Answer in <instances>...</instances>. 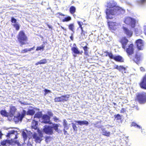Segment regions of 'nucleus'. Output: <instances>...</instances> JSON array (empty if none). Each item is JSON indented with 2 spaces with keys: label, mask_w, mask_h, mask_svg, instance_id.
Here are the masks:
<instances>
[{
  "label": "nucleus",
  "mask_w": 146,
  "mask_h": 146,
  "mask_svg": "<svg viewBox=\"0 0 146 146\" xmlns=\"http://www.w3.org/2000/svg\"><path fill=\"white\" fill-rule=\"evenodd\" d=\"M36 134H34L33 137L36 140Z\"/></svg>",
  "instance_id": "obj_57"
},
{
  "label": "nucleus",
  "mask_w": 146,
  "mask_h": 146,
  "mask_svg": "<svg viewBox=\"0 0 146 146\" xmlns=\"http://www.w3.org/2000/svg\"><path fill=\"white\" fill-rule=\"evenodd\" d=\"M47 62V61L46 59H44L40 60L39 62H37V65L38 64H44Z\"/></svg>",
  "instance_id": "obj_39"
},
{
  "label": "nucleus",
  "mask_w": 146,
  "mask_h": 146,
  "mask_svg": "<svg viewBox=\"0 0 146 146\" xmlns=\"http://www.w3.org/2000/svg\"><path fill=\"white\" fill-rule=\"evenodd\" d=\"M50 117L47 115H44L42 116V122L46 123H48L49 124L51 123V122L50 121Z\"/></svg>",
  "instance_id": "obj_12"
},
{
  "label": "nucleus",
  "mask_w": 146,
  "mask_h": 146,
  "mask_svg": "<svg viewBox=\"0 0 146 146\" xmlns=\"http://www.w3.org/2000/svg\"><path fill=\"white\" fill-rule=\"evenodd\" d=\"M54 121H57L58 120V119L56 117H54Z\"/></svg>",
  "instance_id": "obj_51"
},
{
  "label": "nucleus",
  "mask_w": 146,
  "mask_h": 146,
  "mask_svg": "<svg viewBox=\"0 0 146 146\" xmlns=\"http://www.w3.org/2000/svg\"><path fill=\"white\" fill-rule=\"evenodd\" d=\"M116 61L122 62L123 61V58L120 56H115L114 59Z\"/></svg>",
  "instance_id": "obj_21"
},
{
  "label": "nucleus",
  "mask_w": 146,
  "mask_h": 146,
  "mask_svg": "<svg viewBox=\"0 0 146 146\" xmlns=\"http://www.w3.org/2000/svg\"><path fill=\"white\" fill-rule=\"evenodd\" d=\"M11 21L12 23H15L17 22V20L13 17H12L11 18Z\"/></svg>",
  "instance_id": "obj_45"
},
{
  "label": "nucleus",
  "mask_w": 146,
  "mask_h": 146,
  "mask_svg": "<svg viewBox=\"0 0 146 146\" xmlns=\"http://www.w3.org/2000/svg\"><path fill=\"white\" fill-rule=\"evenodd\" d=\"M44 92H45V95H46V94L48 93H50V91L49 90H47V89H45L44 90Z\"/></svg>",
  "instance_id": "obj_50"
},
{
  "label": "nucleus",
  "mask_w": 146,
  "mask_h": 146,
  "mask_svg": "<svg viewBox=\"0 0 146 146\" xmlns=\"http://www.w3.org/2000/svg\"><path fill=\"white\" fill-rule=\"evenodd\" d=\"M42 114L40 112H37V117H40L42 116Z\"/></svg>",
  "instance_id": "obj_48"
},
{
  "label": "nucleus",
  "mask_w": 146,
  "mask_h": 146,
  "mask_svg": "<svg viewBox=\"0 0 146 146\" xmlns=\"http://www.w3.org/2000/svg\"><path fill=\"white\" fill-rule=\"evenodd\" d=\"M0 113L3 117H9V113L5 110H1L0 111Z\"/></svg>",
  "instance_id": "obj_19"
},
{
  "label": "nucleus",
  "mask_w": 146,
  "mask_h": 146,
  "mask_svg": "<svg viewBox=\"0 0 146 146\" xmlns=\"http://www.w3.org/2000/svg\"><path fill=\"white\" fill-rule=\"evenodd\" d=\"M140 70L142 71H144L145 70L144 68L142 67L140 68Z\"/></svg>",
  "instance_id": "obj_53"
},
{
  "label": "nucleus",
  "mask_w": 146,
  "mask_h": 146,
  "mask_svg": "<svg viewBox=\"0 0 146 146\" xmlns=\"http://www.w3.org/2000/svg\"><path fill=\"white\" fill-rule=\"evenodd\" d=\"M117 3L113 1H108L106 5L107 7L110 9H107L106 13L107 19H111L113 18L112 15H118L120 13L123 14L125 10L118 6H116Z\"/></svg>",
  "instance_id": "obj_1"
},
{
  "label": "nucleus",
  "mask_w": 146,
  "mask_h": 146,
  "mask_svg": "<svg viewBox=\"0 0 146 146\" xmlns=\"http://www.w3.org/2000/svg\"><path fill=\"white\" fill-rule=\"evenodd\" d=\"M137 2L139 5H142L146 3V0H138Z\"/></svg>",
  "instance_id": "obj_38"
},
{
  "label": "nucleus",
  "mask_w": 146,
  "mask_h": 146,
  "mask_svg": "<svg viewBox=\"0 0 146 146\" xmlns=\"http://www.w3.org/2000/svg\"><path fill=\"white\" fill-rule=\"evenodd\" d=\"M73 34H72L71 36H70V39L72 40H73Z\"/></svg>",
  "instance_id": "obj_52"
},
{
  "label": "nucleus",
  "mask_w": 146,
  "mask_h": 146,
  "mask_svg": "<svg viewBox=\"0 0 146 146\" xmlns=\"http://www.w3.org/2000/svg\"><path fill=\"white\" fill-rule=\"evenodd\" d=\"M115 118L117 120H119L121 119V117L119 114H117L115 116Z\"/></svg>",
  "instance_id": "obj_43"
},
{
  "label": "nucleus",
  "mask_w": 146,
  "mask_h": 146,
  "mask_svg": "<svg viewBox=\"0 0 146 146\" xmlns=\"http://www.w3.org/2000/svg\"><path fill=\"white\" fill-rule=\"evenodd\" d=\"M13 26L15 28L16 30L18 31L19 29V26L17 24H15L13 25Z\"/></svg>",
  "instance_id": "obj_41"
},
{
  "label": "nucleus",
  "mask_w": 146,
  "mask_h": 146,
  "mask_svg": "<svg viewBox=\"0 0 146 146\" xmlns=\"http://www.w3.org/2000/svg\"><path fill=\"white\" fill-rule=\"evenodd\" d=\"M70 12L71 14H74L75 12L76 8L74 6H71L70 9Z\"/></svg>",
  "instance_id": "obj_34"
},
{
  "label": "nucleus",
  "mask_w": 146,
  "mask_h": 146,
  "mask_svg": "<svg viewBox=\"0 0 146 146\" xmlns=\"http://www.w3.org/2000/svg\"><path fill=\"white\" fill-rule=\"evenodd\" d=\"M48 114L50 116H52L53 115L52 113L50 112H49L48 113Z\"/></svg>",
  "instance_id": "obj_56"
},
{
  "label": "nucleus",
  "mask_w": 146,
  "mask_h": 146,
  "mask_svg": "<svg viewBox=\"0 0 146 146\" xmlns=\"http://www.w3.org/2000/svg\"><path fill=\"white\" fill-rule=\"evenodd\" d=\"M141 88L146 89V74L142 81L140 84Z\"/></svg>",
  "instance_id": "obj_14"
},
{
  "label": "nucleus",
  "mask_w": 146,
  "mask_h": 146,
  "mask_svg": "<svg viewBox=\"0 0 146 146\" xmlns=\"http://www.w3.org/2000/svg\"><path fill=\"white\" fill-rule=\"evenodd\" d=\"M69 29L72 31L74 32V26L73 24H71L68 26Z\"/></svg>",
  "instance_id": "obj_30"
},
{
  "label": "nucleus",
  "mask_w": 146,
  "mask_h": 146,
  "mask_svg": "<svg viewBox=\"0 0 146 146\" xmlns=\"http://www.w3.org/2000/svg\"><path fill=\"white\" fill-rule=\"evenodd\" d=\"M67 122L66 120L64 119L63 122V124L64 129L67 130L69 128V127L67 125Z\"/></svg>",
  "instance_id": "obj_27"
},
{
  "label": "nucleus",
  "mask_w": 146,
  "mask_h": 146,
  "mask_svg": "<svg viewBox=\"0 0 146 146\" xmlns=\"http://www.w3.org/2000/svg\"><path fill=\"white\" fill-rule=\"evenodd\" d=\"M120 25L116 22H113L111 23L110 27L111 29L113 31H115L119 28Z\"/></svg>",
  "instance_id": "obj_11"
},
{
  "label": "nucleus",
  "mask_w": 146,
  "mask_h": 146,
  "mask_svg": "<svg viewBox=\"0 0 146 146\" xmlns=\"http://www.w3.org/2000/svg\"><path fill=\"white\" fill-rule=\"evenodd\" d=\"M71 19V17L69 16H68L66 17H65L64 19L62 20V21L63 22H68L70 21Z\"/></svg>",
  "instance_id": "obj_36"
},
{
  "label": "nucleus",
  "mask_w": 146,
  "mask_h": 146,
  "mask_svg": "<svg viewBox=\"0 0 146 146\" xmlns=\"http://www.w3.org/2000/svg\"><path fill=\"white\" fill-rule=\"evenodd\" d=\"M141 59L140 56L139 54H137L134 59V61L138 62Z\"/></svg>",
  "instance_id": "obj_26"
},
{
  "label": "nucleus",
  "mask_w": 146,
  "mask_h": 146,
  "mask_svg": "<svg viewBox=\"0 0 146 146\" xmlns=\"http://www.w3.org/2000/svg\"><path fill=\"white\" fill-rule=\"evenodd\" d=\"M3 134L1 133V131H0V138H1Z\"/></svg>",
  "instance_id": "obj_55"
},
{
  "label": "nucleus",
  "mask_w": 146,
  "mask_h": 146,
  "mask_svg": "<svg viewBox=\"0 0 146 146\" xmlns=\"http://www.w3.org/2000/svg\"><path fill=\"white\" fill-rule=\"evenodd\" d=\"M102 134L107 136H109L110 134V133L103 129L102 130Z\"/></svg>",
  "instance_id": "obj_29"
},
{
  "label": "nucleus",
  "mask_w": 146,
  "mask_h": 146,
  "mask_svg": "<svg viewBox=\"0 0 146 146\" xmlns=\"http://www.w3.org/2000/svg\"><path fill=\"white\" fill-rule=\"evenodd\" d=\"M77 23L78 24L79 26V27H82V25L83 24V23L82 22H80V21H78L77 22Z\"/></svg>",
  "instance_id": "obj_49"
},
{
  "label": "nucleus",
  "mask_w": 146,
  "mask_h": 146,
  "mask_svg": "<svg viewBox=\"0 0 146 146\" xmlns=\"http://www.w3.org/2000/svg\"><path fill=\"white\" fill-rule=\"evenodd\" d=\"M37 143H40L43 137L42 132L37 127Z\"/></svg>",
  "instance_id": "obj_10"
},
{
  "label": "nucleus",
  "mask_w": 146,
  "mask_h": 146,
  "mask_svg": "<svg viewBox=\"0 0 146 146\" xmlns=\"http://www.w3.org/2000/svg\"><path fill=\"white\" fill-rule=\"evenodd\" d=\"M64 132L65 134H66V133L67 132V131L65 130V129H64Z\"/></svg>",
  "instance_id": "obj_60"
},
{
  "label": "nucleus",
  "mask_w": 146,
  "mask_h": 146,
  "mask_svg": "<svg viewBox=\"0 0 146 146\" xmlns=\"http://www.w3.org/2000/svg\"><path fill=\"white\" fill-rule=\"evenodd\" d=\"M136 44L138 49L139 50H143L144 48V43L143 41L140 39L136 41Z\"/></svg>",
  "instance_id": "obj_9"
},
{
  "label": "nucleus",
  "mask_w": 146,
  "mask_h": 146,
  "mask_svg": "<svg viewBox=\"0 0 146 146\" xmlns=\"http://www.w3.org/2000/svg\"><path fill=\"white\" fill-rule=\"evenodd\" d=\"M36 117V114H35L34 115V117Z\"/></svg>",
  "instance_id": "obj_63"
},
{
  "label": "nucleus",
  "mask_w": 146,
  "mask_h": 146,
  "mask_svg": "<svg viewBox=\"0 0 146 146\" xmlns=\"http://www.w3.org/2000/svg\"><path fill=\"white\" fill-rule=\"evenodd\" d=\"M57 14H59V15H62V16H65V15L63 14L62 13H58Z\"/></svg>",
  "instance_id": "obj_54"
},
{
  "label": "nucleus",
  "mask_w": 146,
  "mask_h": 146,
  "mask_svg": "<svg viewBox=\"0 0 146 146\" xmlns=\"http://www.w3.org/2000/svg\"><path fill=\"white\" fill-rule=\"evenodd\" d=\"M22 135L24 139V141H26L27 139V135L26 133L23 131L22 133Z\"/></svg>",
  "instance_id": "obj_28"
},
{
  "label": "nucleus",
  "mask_w": 146,
  "mask_h": 146,
  "mask_svg": "<svg viewBox=\"0 0 146 146\" xmlns=\"http://www.w3.org/2000/svg\"><path fill=\"white\" fill-rule=\"evenodd\" d=\"M114 68H115L118 69L120 71H121L122 72H123L124 73L125 72V68L122 66H118L117 65H116L115 66Z\"/></svg>",
  "instance_id": "obj_20"
},
{
  "label": "nucleus",
  "mask_w": 146,
  "mask_h": 146,
  "mask_svg": "<svg viewBox=\"0 0 146 146\" xmlns=\"http://www.w3.org/2000/svg\"><path fill=\"white\" fill-rule=\"evenodd\" d=\"M34 48V47L29 49L28 50L27 49H24L21 50V53H24L27 52L28 51H31L32 50H33Z\"/></svg>",
  "instance_id": "obj_35"
},
{
  "label": "nucleus",
  "mask_w": 146,
  "mask_h": 146,
  "mask_svg": "<svg viewBox=\"0 0 146 146\" xmlns=\"http://www.w3.org/2000/svg\"><path fill=\"white\" fill-rule=\"evenodd\" d=\"M144 31H145V34L146 35V28L145 29Z\"/></svg>",
  "instance_id": "obj_62"
},
{
  "label": "nucleus",
  "mask_w": 146,
  "mask_h": 146,
  "mask_svg": "<svg viewBox=\"0 0 146 146\" xmlns=\"http://www.w3.org/2000/svg\"><path fill=\"white\" fill-rule=\"evenodd\" d=\"M134 31L135 34L137 36H138V35H139L141 33V31L140 29H138L137 28H135L134 29Z\"/></svg>",
  "instance_id": "obj_32"
},
{
  "label": "nucleus",
  "mask_w": 146,
  "mask_h": 146,
  "mask_svg": "<svg viewBox=\"0 0 146 146\" xmlns=\"http://www.w3.org/2000/svg\"><path fill=\"white\" fill-rule=\"evenodd\" d=\"M75 122L78 123L79 125H87L89 124V122L86 121H76Z\"/></svg>",
  "instance_id": "obj_18"
},
{
  "label": "nucleus",
  "mask_w": 146,
  "mask_h": 146,
  "mask_svg": "<svg viewBox=\"0 0 146 146\" xmlns=\"http://www.w3.org/2000/svg\"><path fill=\"white\" fill-rule=\"evenodd\" d=\"M44 132L46 134L51 135L53 133V129L52 127L49 125L44 126L43 129Z\"/></svg>",
  "instance_id": "obj_7"
},
{
  "label": "nucleus",
  "mask_w": 146,
  "mask_h": 146,
  "mask_svg": "<svg viewBox=\"0 0 146 146\" xmlns=\"http://www.w3.org/2000/svg\"><path fill=\"white\" fill-rule=\"evenodd\" d=\"M107 54L110 58L114 59L115 56H114L111 53L108 52Z\"/></svg>",
  "instance_id": "obj_42"
},
{
  "label": "nucleus",
  "mask_w": 146,
  "mask_h": 146,
  "mask_svg": "<svg viewBox=\"0 0 146 146\" xmlns=\"http://www.w3.org/2000/svg\"><path fill=\"white\" fill-rule=\"evenodd\" d=\"M80 28L81 29V32H83V31H83V27H80Z\"/></svg>",
  "instance_id": "obj_61"
},
{
  "label": "nucleus",
  "mask_w": 146,
  "mask_h": 146,
  "mask_svg": "<svg viewBox=\"0 0 146 146\" xmlns=\"http://www.w3.org/2000/svg\"><path fill=\"white\" fill-rule=\"evenodd\" d=\"M137 99L139 103H144L146 102V94L144 92L138 93L137 95Z\"/></svg>",
  "instance_id": "obj_4"
},
{
  "label": "nucleus",
  "mask_w": 146,
  "mask_h": 146,
  "mask_svg": "<svg viewBox=\"0 0 146 146\" xmlns=\"http://www.w3.org/2000/svg\"><path fill=\"white\" fill-rule=\"evenodd\" d=\"M133 45L132 44H131L126 49V51L128 54L131 55L133 54Z\"/></svg>",
  "instance_id": "obj_13"
},
{
  "label": "nucleus",
  "mask_w": 146,
  "mask_h": 146,
  "mask_svg": "<svg viewBox=\"0 0 146 146\" xmlns=\"http://www.w3.org/2000/svg\"><path fill=\"white\" fill-rule=\"evenodd\" d=\"M47 26L50 29H51L52 28V26H51V25H47Z\"/></svg>",
  "instance_id": "obj_58"
},
{
  "label": "nucleus",
  "mask_w": 146,
  "mask_h": 146,
  "mask_svg": "<svg viewBox=\"0 0 146 146\" xmlns=\"http://www.w3.org/2000/svg\"><path fill=\"white\" fill-rule=\"evenodd\" d=\"M123 29L125 33L129 37H131L133 33L132 31L129 30L127 28L123 27Z\"/></svg>",
  "instance_id": "obj_17"
},
{
  "label": "nucleus",
  "mask_w": 146,
  "mask_h": 146,
  "mask_svg": "<svg viewBox=\"0 0 146 146\" xmlns=\"http://www.w3.org/2000/svg\"><path fill=\"white\" fill-rule=\"evenodd\" d=\"M17 109L16 107L13 106H11L10 108V110L9 113V117H12L14 116L15 113L17 111Z\"/></svg>",
  "instance_id": "obj_8"
},
{
  "label": "nucleus",
  "mask_w": 146,
  "mask_h": 146,
  "mask_svg": "<svg viewBox=\"0 0 146 146\" xmlns=\"http://www.w3.org/2000/svg\"><path fill=\"white\" fill-rule=\"evenodd\" d=\"M71 50L74 54H79L80 53V51L77 47H73L71 48Z\"/></svg>",
  "instance_id": "obj_22"
},
{
  "label": "nucleus",
  "mask_w": 146,
  "mask_h": 146,
  "mask_svg": "<svg viewBox=\"0 0 146 146\" xmlns=\"http://www.w3.org/2000/svg\"><path fill=\"white\" fill-rule=\"evenodd\" d=\"M131 126H133L135 127L136 128L140 129L141 128V127L137 125L136 123L134 122H132L131 124Z\"/></svg>",
  "instance_id": "obj_33"
},
{
  "label": "nucleus",
  "mask_w": 146,
  "mask_h": 146,
  "mask_svg": "<svg viewBox=\"0 0 146 146\" xmlns=\"http://www.w3.org/2000/svg\"><path fill=\"white\" fill-rule=\"evenodd\" d=\"M86 38V37L85 36V32L84 31L81 32V36L80 37V38L82 39H84Z\"/></svg>",
  "instance_id": "obj_40"
},
{
  "label": "nucleus",
  "mask_w": 146,
  "mask_h": 146,
  "mask_svg": "<svg viewBox=\"0 0 146 146\" xmlns=\"http://www.w3.org/2000/svg\"><path fill=\"white\" fill-rule=\"evenodd\" d=\"M59 127V125L57 124H54L52 127V128L54 129L55 131L58 132H59V130L58 129V127Z\"/></svg>",
  "instance_id": "obj_31"
},
{
  "label": "nucleus",
  "mask_w": 146,
  "mask_h": 146,
  "mask_svg": "<svg viewBox=\"0 0 146 146\" xmlns=\"http://www.w3.org/2000/svg\"><path fill=\"white\" fill-rule=\"evenodd\" d=\"M121 3H125L129 5H130V4L129 2H127L126 0H119Z\"/></svg>",
  "instance_id": "obj_46"
},
{
  "label": "nucleus",
  "mask_w": 146,
  "mask_h": 146,
  "mask_svg": "<svg viewBox=\"0 0 146 146\" xmlns=\"http://www.w3.org/2000/svg\"><path fill=\"white\" fill-rule=\"evenodd\" d=\"M72 127L74 130V131H77V127L75 124H74V123H72Z\"/></svg>",
  "instance_id": "obj_44"
},
{
  "label": "nucleus",
  "mask_w": 146,
  "mask_h": 146,
  "mask_svg": "<svg viewBox=\"0 0 146 146\" xmlns=\"http://www.w3.org/2000/svg\"><path fill=\"white\" fill-rule=\"evenodd\" d=\"M44 45L43 44L40 46L37 47V51L40 50L41 51H42L44 50Z\"/></svg>",
  "instance_id": "obj_37"
},
{
  "label": "nucleus",
  "mask_w": 146,
  "mask_h": 146,
  "mask_svg": "<svg viewBox=\"0 0 146 146\" xmlns=\"http://www.w3.org/2000/svg\"><path fill=\"white\" fill-rule=\"evenodd\" d=\"M124 22L126 24L130 25L132 28H133L135 27L136 21L134 18L127 17L125 18Z\"/></svg>",
  "instance_id": "obj_5"
},
{
  "label": "nucleus",
  "mask_w": 146,
  "mask_h": 146,
  "mask_svg": "<svg viewBox=\"0 0 146 146\" xmlns=\"http://www.w3.org/2000/svg\"><path fill=\"white\" fill-rule=\"evenodd\" d=\"M15 131L14 130H12L8 131L6 135V136L9 137L11 135H12L14 134Z\"/></svg>",
  "instance_id": "obj_25"
},
{
  "label": "nucleus",
  "mask_w": 146,
  "mask_h": 146,
  "mask_svg": "<svg viewBox=\"0 0 146 146\" xmlns=\"http://www.w3.org/2000/svg\"><path fill=\"white\" fill-rule=\"evenodd\" d=\"M26 113V111L25 110H23V112L21 115L20 113L16 117L18 121H21L23 118L25 116Z\"/></svg>",
  "instance_id": "obj_15"
},
{
  "label": "nucleus",
  "mask_w": 146,
  "mask_h": 146,
  "mask_svg": "<svg viewBox=\"0 0 146 146\" xmlns=\"http://www.w3.org/2000/svg\"><path fill=\"white\" fill-rule=\"evenodd\" d=\"M73 55L74 57H76V55L75 54H73Z\"/></svg>",
  "instance_id": "obj_64"
},
{
  "label": "nucleus",
  "mask_w": 146,
  "mask_h": 146,
  "mask_svg": "<svg viewBox=\"0 0 146 146\" xmlns=\"http://www.w3.org/2000/svg\"><path fill=\"white\" fill-rule=\"evenodd\" d=\"M83 49L85 51V53L86 54H87L88 53L87 50H88V47L87 46H85L83 47Z\"/></svg>",
  "instance_id": "obj_47"
},
{
  "label": "nucleus",
  "mask_w": 146,
  "mask_h": 146,
  "mask_svg": "<svg viewBox=\"0 0 146 146\" xmlns=\"http://www.w3.org/2000/svg\"><path fill=\"white\" fill-rule=\"evenodd\" d=\"M36 121L33 120L32 122L31 127L33 129H36Z\"/></svg>",
  "instance_id": "obj_24"
},
{
  "label": "nucleus",
  "mask_w": 146,
  "mask_h": 146,
  "mask_svg": "<svg viewBox=\"0 0 146 146\" xmlns=\"http://www.w3.org/2000/svg\"><path fill=\"white\" fill-rule=\"evenodd\" d=\"M18 138V137L17 136V135H15V137H14V139H17V138Z\"/></svg>",
  "instance_id": "obj_59"
},
{
  "label": "nucleus",
  "mask_w": 146,
  "mask_h": 146,
  "mask_svg": "<svg viewBox=\"0 0 146 146\" xmlns=\"http://www.w3.org/2000/svg\"><path fill=\"white\" fill-rule=\"evenodd\" d=\"M69 97V95L62 96L60 97L56 98L54 99V101L56 102H57L66 101Z\"/></svg>",
  "instance_id": "obj_6"
},
{
  "label": "nucleus",
  "mask_w": 146,
  "mask_h": 146,
  "mask_svg": "<svg viewBox=\"0 0 146 146\" xmlns=\"http://www.w3.org/2000/svg\"><path fill=\"white\" fill-rule=\"evenodd\" d=\"M1 144L3 146H4L7 144L11 145H17L18 146H21V144L18 140L14 141L12 139L11 140H3L1 142Z\"/></svg>",
  "instance_id": "obj_3"
},
{
  "label": "nucleus",
  "mask_w": 146,
  "mask_h": 146,
  "mask_svg": "<svg viewBox=\"0 0 146 146\" xmlns=\"http://www.w3.org/2000/svg\"><path fill=\"white\" fill-rule=\"evenodd\" d=\"M35 111L33 110H29L26 113L27 115H33L35 113Z\"/></svg>",
  "instance_id": "obj_23"
},
{
  "label": "nucleus",
  "mask_w": 146,
  "mask_h": 146,
  "mask_svg": "<svg viewBox=\"0 0 146 146\" xmlns=\"http://www.w3.org/2000/svg\"><path fill=\"white\" fill-rule=\"evenodd\" d=\"M17 41L20 44L21 46L23 45L28 44L27 42L28 38L24 31H20L17 36Z\"/></svg>",
  "instance_id": "obj_2"
},
{
  "label": "nucleus",
  "mask_w": 146,
  "mask_h": 146,
  "mask_svg": "<svg viewBox=\"0 0 146 146\" xmlns=\"http://www.w3.org/2000/svg\"><path fill=\"white\" fill-rule=\"evenodd\" d=\"M128 42V40L125 38H123L121 40V43L122 44V48L124 49L126 47L127 43Z\"/></svg>",
  "instance_id": "obj_16"
}]
</instances>
